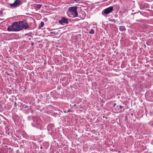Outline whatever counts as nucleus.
Here are the masks:
<instances>
[{"instance_id": "f257e3e1", "label": "nucleus", "mask_w": 153, "mask_h": 153, "mask_svg": "<svg viewBox=\"0 0 153 153\" xmlns=\"http://www.w3.org/2000/svg\"><path fill=\"white\" fill-rule=\"evenodd\" d=\"M21 30V28L19 21L14 22L11 25L9 26L7 28V30L9 31H18Z\"/></svg>"}, {"instance_id": "f03ea898", "label": "nucleus", "mask_w": 153, "mask_h": 153, "mask_svg": "<svg viewBox=\"0 0 153 153\" xmlns=\"http://www.w3.org/2000/svg\"><path fill=\"white\" fill-rule=\"evenodd\" d=\"M77 7H71L68 9V15L70 17L74 18L77 16Z\"/></svg>"}, {"instance_id": "7ed1b4c3", "label": "nucleus", "mask_w": 153, "mask_h": 153, "mask_svg": "<svg viewBox=\"0 0 153 153\" xmlns=\"http://www.w3.org/2000/svg\"><path fill=\"white\" fill-rule=\"evenodd\" d=\"M22 4V1L20 0H16L13 3H10L9 6L11 7L16 8L20 6Z\"/></svg>"}, {"instance_id": "20e7f679", "label": "nucleus", "mask_w": 153, "mask_h": 153, "mask_svg": "<svg viewBox=\"0 0 153 153\" xmlns=\"http://www.w3.org/2000/svg\"><path fill=\"white\" fill-rule=\"evenodd\" d=\"M113 10V7L111 6L107 7L102 12V14L104 16H106L105 15H107L111 13Z\"/></svg>"}, {"instance_id": "39448f33", "label": "nucleus", "mask_w": 153, "mask_h": 153, "mask_svg": "<svg viewBox=\"0 0 153 153\" xmlns=\"http://www.w3.org/2000/svg\"><path fill=\"white\" fill-rule=\"evenodd\" d=\"M19 22L20 23L21 30L23 29H29L30 28V26L28 25L26 20L22 21H19Z\"/></svg>"}, {"instance_id": "423d86ee", "label": "nucleus", "mask_w": 153, "mask_h": 153, "mask_svg": "<svg viewBox=\"0 0 153 153\" xmlns=\"http://www.w3.org/2000/svg\"><path fill=\"white\" fill-rule=\"evenodd\" d=\"M58 22L61 25H64L65 24H68V19L66 18L62 17L61 19L59 20Z\"/></svg>"}, {"instance_id": "0eeeda50", "label": "nucleus", "mask_w": 153, "mask_h": 153, "mask_svg": "<svg viewBox=\"0 0 153 153\" xmlns=\"http://www.w3.org/2000/svg\"><path fill=\"white\" fill-rule=\"evenodd\" d=\"M54 126L53 124H49L47 126V130L48 131V133L49 134L52 135L53 134V131L52 129L54 128Z\"/></svg>"}, {"instance_id": "6e6552de", "label": "nucleus", "mask_w": 153, "mask_h": 153, "mask_svg": "<svg viewBox=\"0 0 153 153\" xmlns=\"http://www.w3.org/2000/svg\"><path fill=\"white\" fill-rule=\"evenodd\" d=\"M34 121V123H31L32 125L34 127H37V126H39V125L41 124V120L38 119H35Z\"/></svg>"}, {"instance_id": "1a4fd4ad", "label": "nucleus", "mask_w": 153, "mask_h": 153, "mask_svg": "<svg viewBox=\"0 0 153 153\" xmlns=\"http://www.w3.org/2000/svg\"><path fill=\"white\" fill-rule=\"evenodd\" d=\"M149 5L147 3L145 4H141L140 5V9H143L145 8H149Z\"/></svg>"}, {"instance_id": "9d476101", "label": "nucleus", "mask_w": 153, "mask_h": 153, "mask_svg": "<svg viewBox=\"0 0 153 153\" xmlns=\"http://www.w3.org/2000/svg\"><path fill=\"white\" fill-rule=\"evenodd\" d=\"M117 108L120 111H123L125 110L124 106H122L121 105L117 106Z\"/></svg>"}, {"instance_id": "9b49d317", "label": "nucleus", "mask_w": 153, "mask_h": 153, "mask_svg": "<svg viewBox=\"0 0 153 153\" xmlns=\"http://www.w3.org/2000/svg\"><path fill=\"white\" fill-rule=\"evenodd\" d=\"M119 29L121 31H123L126 30L125 27L123 26H122L120 27Z\"/></svg>"}, {"instance_id": "f8f14e48", "label": "nucleus", "mask_w": 153, "mask_h": 153, "mask_svg": "<svg viewBox=\"0 0 153 153\" xmlns=\"http://www.w3.org/2000/svg\"><path fill=\"white\" fill-rule=\"evenodd\" d=\"M42 5V4H37L36 5L35 8H36L38 9H39L41 8Z\"/></svg>"}, {"instance_id": "ddd939ff", "label": "nucleus", "mask_w": 153, "mask_h": 153, "mask_svg": "<svg viewBox=\"0 0 153 153\" xmlns=\"http://www.w3.org/2000/svg\"><path fill=\"white\" fill-rule=\"evenodd\" d=\"M44 25V23L43 22H42L40 24V25L39 26V28H41L43 27Z\"/></svg>"}, {"instance_id": "4468645a", "label": "nucleus", "mask_w": 153, "mask_h": 153, "mask_svg": "<svg viewBox=\"0 0 153 153\" xmlns=\"http://www.w3.org/2000/svg\"><path fill=\"white\" fill-rule=\"evenodd\" d=\"M89 33L90 34H93L94 33V31L93 29H91Z\"/></svg>"}, {"instance_id": "2eb2a0df", "label": "nucleus", "mask_w": 153, "mask_h": 153, "mask_svg": "<svg viewBox=\"0 0 153 153\" xmlns=\"http://www.w3.org/2000/svg\"><path fill=\"white\" fill-rule=\"evenodd\" d=\"M73 112L72 111H71L69 109H68V110L67 111V112Z\"/></svg>"}, {"instance_id": "dca6fc26", "label": "nucleus", "mask_w": 153, "mask_h": 153, "mask_svg": "<svg viewBox=\"0 0 153 153\" xmlns=\"http://www.w3.org/2000/svg\"><path fill=\"white\" fill-rule=\"evenodd\" d=\"M110 21H114V23H115V19H111Z\"/></svg>"}, {"instance_id": "f3484780", "label": "nucleus", "mask_w": 153, "mask_h": 153, "mask_svg": "<svg viewBox=\"0 0 153 153\" xmlns=\"http://www.w3.org/2000/svg\"><path fill=\"white\" fill-rule=\"evenodd\" d=\"M34 45V43L33 42H32L31 43V45H32V46H33Z\"/></svg>"}, {"instance_id": "a211bd4d", "label": "nucleus", "mask_w": 153, "mask_h": 153, "mask_svg": "<svg viewBox=\"0 0 153 153\" xmlns=\"http://www.w3.org/2000/svg\"><path fill=\"white\" fill-rule=\"evenodd\" d=\"M73 1H75L76 2H78V1H79V0H73Z\"/></svg>"}, {"instance_id": "6ab92c4d", "label": "nucleus", "mask_w": 153, "mask_h": 153, "mask_svg": "<svg viewBox=\"0 0 153 153\" xmlns=\"http://www.w3.org/2000/svg\"><path fill=\"white\" fill-rule=\"evenodd\" d=\"M116 103H114V106H115V105H116Z\"/></svg>"}, {"instance_id": "aec40b11", "label": "nucleus", "mask_w": 153, "mask_h": 153, "mask_svg": "<svg viewBox=\"0 0 153 153\" xmlns=\"http://www.w3.org/2000/svg\"><path fill=\"white\" fill-rule=\"evenodd\" d=\"M64 112L65 113H67V111H64Z\"/></svg>"}, {"instance_id": "412c9836", "label": "nucleus", "mask_w": 153, "mask_h": 153, "mask_svg": "<svg viewBox=\"0 0 153 153\" xmlns=\"http://www.w3.org/2000/svg\"><path fill=\"white\" fill-rule=\"evenodd\" d=\"M14 104H15V105H16L17 104H16V102H15L14 103Z\"/></svg>"}, {"instance_id": "4be33fe9", "label": "nucleus", "mask_w": 153, "mask_h": 153, "mask_svg": "<svg viewBox=\"0 0 153 153\" xmlns=\"http://www.w3.org/2000/svg\"><path fill=\"white\" fill-rule=\"evenodd\" d=\"M40 149H42V147H40Z\"/></svg>"}, {"instance_id": "5701e85b", "label": "nucleus", "mask_w": 153, "mask_h": 153, "mask_svg": "<svg viewBox=\"0 0 153 153\" xmlns=\"http://www.w3.org/2000/svg\"><path fill=\"white\" fill-rule=\"evenodd\" d=\"M133 13H132L131 14V15H133Z\"/></svg>"}, {"instance_id": "b1692460", "label": "nucleus", "mask_w": 153, "mask_h": 153, "mask_svg": "<svg viewBox=\"0 0 153 153\" xmlns=\"http://www.w3.org/2000/svg\"><path fill=\"white\" fill-rule=\"evenodd\" d=\"M30 39H30V38H29V40H30Z\"/></svg>"}, {"instance_id": "393cba45", "label": "nucleus", "mask_w": 153, "mask_h": 153, "mask_svg": "<svg viewBox=\"0 0 153 153\" xmlns=\"http://www.w3.org/2000/svg\"><path fill=\"white\" fill-rule=\"evenodd\" d=\"M152 125H153V123H152Z\"/></svg>"}]
</instances>
